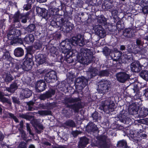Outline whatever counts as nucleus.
<instances>
[{"label":"nucleus","mask_w":148,"mask_h":148,"mask_svg":"<svg viewBox=\"0 0 148 148\" xmlns=\"http://www.w3.org/2000/svg\"><path fill=\"white\" fill-rule=\"evenodd\" d=\"M33 62V60L26 59L23 64H16L14 68H11L12 73L15 72L17 74L14 76L15 80L10 85L9 87H6V90L8 92L14 93L21 86L22 84L20 78H17L23 74L25 71H28L31 70L32 68Z\"/></svg>","instance_id":"nucleus-1"},{"label":"nucleus","mask_w":148,"mask_h":148,"mask_svg":"<svg viewBox=\"0 0 148 148\" xmlns=\"http://www.w3.org/2000/svg\"><path fill=\"white\" fill-rule=\"evenodd\" d=\"M59 10L58 9H52L50 11L51 16L53 17L55 21L51 22V25L56 27H60L64 32L69 33L73 29L74 26L73 24L69 21L65 17L63 18L61 17L62 16L58 14Z\"/></svg>","instance_id":"nucleus-2"},{"label":"nucleus","mask_w":148,"mask_h":148,"mask_svg":"<svg viewBox=\"0 0 148 148\" xmlns=\"http://www.w3.org/2000/svg\"><path fill=\"white\" fill-rule=\"evenodd\" d=\"M64 43V42H62L61 44ZM85 44L84 37L81 34H78L76 36H73L71 38L69 39L68 40V41L65 42L64 45H62L63 47H65L66 49L62 50V53L61 54L58 55L57 54L56 57L57 58V60L58 62H62L64 60V54L66 55V53L68 50L72 48L73 46H76L79 45V46H83Z\"/></svg>","instance_id":"nucleus-3"},{"label":"nucleus","mask_w":148,"mask_h":148,"mask_svg":"<svg viewBox=\"0 0 148 148\" xmlns=\"http://www.w3.org/2000/svg\"><path fill=\"white\" fill-rule=\"evenodd\" d=\"M64 103L66 106V107L72 109L75 113H78L79 109L82 108L81 99L79 97L67 98Z\"/></svg>","instance_id":"nucleus-4"},{"label":"nucleus","mask_w":148,"mask_h":148,"mask_svg":"<svg viewBox=\"0 0 148 148\" xmlns=\"http://www.w3.org/2000/svg\"><path fill=\"white\" fill-rule=\"evenodd\" d=\"M93 53L90 49L87 48H81L77 57L81 63L87 65L92 61Z\"/></svg>","instance_id":"nucleus-5"},{"label":"nucleus","mask_w":148,"mask_h":148,"mask_svg":"<svg viewBox=\"0 0 148 148\" xmlns=\"http://www.w3.org/2000/svg\"><path fill=\"white\" fill-rule=\"evenodd\" d=\"M114 106L115 104L111 100V98H108L105 101H101L99 108L106 114H109L114 111Z\"/></svg>","instance_id":"nucleus-6"},{"label":"nucleus","mask_w":148,"mask_h":148,"mask_svg":"<svg viewBox=\"0 0 148 148\" xmlns=\"http://www.w3.org/2000/svg\"><path fill=\"white\" fill-rule=\"evenodd\" d=\"M99 88L97 89L99 93L104 95L110 91L112 84L110 80L108 79H102L99 81Z\"/></svg>","instance_id":"nucleus-7"},{"label":"nucleus","mask_w":148,"mask_h":148,"mask_svg":"<svg viewBox=\"0 0 148 148\" xmlns=\"http://www.w3.org/2000/svg\"><path fill=\"white\" fill-rule=\"evenodd\" d=\"M45 79L48 83H51L54 82L57 79L56 72L52 70L46 73L45 76Z\"/></svg>","instance_id":"nucleus-8"},{"label":"nucleus","mask_w":148,"mask_h":148,"mask_svg":"<svg viewBox=\"0 0 148 148\" xmlns=\"http://www.w3.org/2000/svg\"><path fill=\"white\" fill-rule=\"evenodd\" d=\"M115 76L117 80L121 83H125L129 79L130 77V75L124 72H120L117 73Z\"/></svg>","instance_id":"nucleus-9"},{"label":"nucleus","mask_w":148,"mask_h":148,"mask_svg":"<svg viewBox=\"0 0 148 148\" xmlns=\"http://www.w3.org/2000/svg\"><path fill=\"white\" fill-rule=\"evenodd\" d=\"M19 116L21 118L30 121L31 123L34 127H37V125L39 123V122L37 119L34 118V116L29 115L28 114V113L25 114L20 113L19 114Z\"/></svg>","instance_id":"nucleus-10"},{"label":"nucleus","mask_w":148,"mask_h":148,"mask_svg":"<svg viewBox=\"0 0 148 148\" xmlns=\"http://www.w3.org/2000/svg\"><path fill=\"white\" fill-rule=\"evenodd\" d=\"M107 138V136L105 135H101L98 137V144L101 147L108 148L110 147V144L106 141Z\"/></svg>","instance_id":"nucleus-11"},{"label":"nucleus","mask_w":148,"mask_h":148,"mask_svg":"<svg viewBox=\"0 0 148 148\" xmlns=\"http://www.w3.org/2000/svg\"><path fill=\"white\" fill-rule=\"evenodd\" d=\"M21 30L14 28L9 31L7 35L8 37L9 40H11L21 36Z\"/></svg>","instance_id":"nucleus-12"},{"label":"nucleus","mask_w":148,"mask_h":148,"mask_svg":"<svg viewBox=\"0 0 148 148\" xmlns=\"http://www.w3.org/2000/svg\"><path fill=\"white\" fill-rule=\"evenodd\" d=\"M55 93V90L50 88L45 93L41 94L39 96V99L41 100H45L51 97Z\"/></svg>","instance_id":"nucleus-13"},{"label":"nucleus","mask_w":148,"mask_h":148,"mask_svg":"<svg viewBox=\"0 0 148 148\" xmlns=\"http://www.w3.org/2000/svg\"><path fill=\"white\" fill-rule=\"evenodd\" d=\"M122 53L121 51L112 52L111 53V58L113 61H116L121 64L123 63L121 58Z\"/></svg>","instance_id":"nucleus-14"},{"label":"nucleus","mask_w":148,"mask_h":148,"mask_svg":"<svg viewBox=\"0 0 148 148\" xmlns=\"http://www.w3.org/2000/svg\"><path fill=\"white\" fill-rule=\"evenodd\" d=\"M143 65H141L138 60L133 62L130 64V68L132 71L135 73H138L141 70Z\"/></svg>","instance_id":"nucleus-15"},{"label":"nucleus","mask_w":148,"mask_h":148,"mask_svg":"<svg viewBox=\"0 0 148 148\" xmlns=\"http://www.w3.org/2000/svg\"><path fill=\"white\" fill-rule=\"evenodd\" d=\"M47 88V85L43 80L38 81L36 84V91L40 92L45 90Z\"/></svg>","instance_id":"nucleus-16"},{"label":"nucleus","mask_w":148,"mask_h":148,"mask_svg":"<svg viewBox=\"0 0 148 148\" xmlns=\"http://www.w3.org/2000/svg\"><path fill=\"white\" fill-rule=\"evenodd\" d=\"M13 60V59L10 56L9 53L7 51L3 54L1 58H0V61L3 62H5L7 61H9L10 63L9 64L10 66L11 65L12 66L14 64V63L12 62Z\"/></svg>","instance_id":"nucleus-17"},{"label":"nucleus","mask_w":148,"mask_h":148,"mask_svg":"<svg viewBox=\"0 0 148 148\" xmlns=\"http://www.w3.org/2000/svg\"><path fill=\"white\" fill-rule=\"evenodd\" d=\"M127 112L124 110L121 111L119 115V118L120 121L125 124H127L130 121L131 119L126 116Z\"/></svg>","instance_id":"nucleus-18"},{"label":"nucleus","mask_w":148,"mask_h":148,"mask_svg":"<svg viewBox=\"0 0 148 148\" xmlns=\"http://www.w3.org/2000/svg\"><path fill=\"white\" fill-rule=\"evenodd\" d=\"M113 1L111 0H105L102 5V8L105 11H108L113 7Z\"/></svg>","instance_id":"nucleus-19"},{"label":"nucleus","mask_w":148,"mask_h":148,"mask_svg":"<svg viewBox=\"0 0 148 148\" xmlns=\"http://www.w3.org/2000/svg\"><path fill=\"white\" fill-rule=\"evenodd\" d=\"M36 12L38 14L43 18H48V10L44 8H41L37 6L36 8Z\"/></svg>","instance_id":"nucleus-20"},{"label":"nucleus","mask_w":148,"mask_h":148,"mask_svg":"<svg viewBox=\"0 0 148 148\" xmlns=\"http://www.w3.org/2000/svg\"><path fill=\"white\" fill-rule=\"evenodd\" d=\"M138 102H136L135 103L132 104L130 106L129 109V113L132 115H136L138 114L139 110H138L139 106H138Z\"/></svg>","instance_id":"nucleus-21"},{"label":"nucleus","mask_w":148,"mask_h":148,"mask_svg":"<svg viewBox=\"0 0 148 148\" xmlns=\"http://www.w3.org/2000/svg\"><path fill=\"white\" fill-rule=\"evenodd\" d=\"M35 58L36 61L39 65L42 64L46 62V58L45 56L43 54H39L38 52L36 53Z\"/></svg>","instance_id":"nucleus-22"},{"label":"nucleus","mask_w":148,"mask_h":148,"mask_svg":"<svg viewBox=\"0 0 148 148\" xmlns=\"http://www.w3.org/2000/svg\"><path fill=\"white\" fill-rule=\"evenodd\" d=\"M89 139L86 136L80 137L78 143V147L79 148H84L89 143Z\"/></svg>","instance_id":"nucleus-23"},{"label":"nucleus","mask_w":148,"mask_h":148,"mask_svg":"<svg viewBox=\"0 0 148 148\" xmlns=\"http://www.w3.org/2000/svg\"><path fill=\"white\" fill-rule=\"evenodd\" d=\"M86 129L88 132H95L97 131L98 128L92 122H90L86 126Z\"/></svg>","instance_id":"nucleus-24"},{"label":"nucleus","mask_w":148,"mask_h":148,"mask_svg":"<svg viewBox=\"0 0 148 148\" xmlns=\"http://www.w3.org/2000/svg\"><path fill=\"white\" fill-rule=\"evenodd\" d=\"M90 73V77L89 78L90 79L93 77L98 75L99 71L96 67H94L92 66H90L88 69V71Z\"/></svg>","instance_id":"nucleus-25"},{"label":"nucleus","mask_w":148,"mask_h":148,"mask_svg":"<svg viewBox=\"0 0 148 148\" xmlns=\"http://www.w3.org/2000/svg\"><path fill=\"white\" fill-rule=\"evenodd\" d=\"M22 14H23L21 13L19 11H18L15 13L12 17L13 22L14 23H18V27L19 26V22L21 20V17L23 16Z\"/></svg>","instance_id":"nucleus-26"},{"label":"nucleus","mask_w":148,"mask_h":148,"mask_svg":"<svg viewBox=\"0 0 148 148\" xmlns=\"http://www.w3.org/2000/svg\"><path fill=\"white\" fill-rule=\"evenodd\" d=\"M0 101L3 103H6L10 106H11L12 103L10 99L5 97L3 92L0 91Z\"/></svg>","instance_id":"nucleus-27"},{"label":"nucleus","mask_w":148,"mask_h":148,"mask_svg":"<svg viewBox=\"0 0 148 148\" xmlns=\"http://www.w3.org/2000/svg\"><path fill=\"white\" fill-rule=\"evenodd\" d=\"M133 85L134 88L132 89L133 91V92L134 93H135L134 95V98L135 99V98H137L138 97V98L136 100V101L133 103L132 104H134L136 102H138V105L139 104V103H140V99L139 98V97H140L139 96H138L139 93V90L138 88V86L137 84H133Z\"/></svg>","instance_id":"nucleus-28"},{"label":"nucleus","mask_w":148,"mask_h":148,"mask_svg":"<svg viewBox=\"0 0 148 148\" xmlns=\"http://www.w3.org/2000/svg\"><path fill=\"white\" fill-rule=\"evenodd\" d=\"M22 90L21 95L25 98H28L31 96L32 94V91L29 89L26 88H22Z\"/></svg>","instance_id":"nucleus-29"},{"label":"nucleus","mask_w":148,"mask_h":148,"mask_svg":"<svg viewBox=\"0 0 148 148\" xmlns=\"http://www.w3.org/2000/svg\"><path fill=\"white\" fill-rule=\"evenodd\" d=\"M34 35L32 34L27 35L24 38L25 42L29 45L32 44L34 42Z\"/></svg>","instance_id":"nucleus-30"},{"label":"nucleus","mask_w":148,"mask_h":148,"mask_svg":"<svg viewBox=\"0 0 148 148\" xmlns=\"http://www.w3.org/2000/svg\"><path fill=\"white\" fill-rule=\"evenodd\" d=\"M134 35L133 29L131 28H126L123 32V35L127 38L133 37Z\"/></svg>","instance_id":"nucleus-31"},{"label":"nucleus","mask_w":148,"mask_h":148,"mask_svg":"<svg viewBox=\"0 0 148 148\" xmlns=\"http://www.w3.org/2000/svg\"><path fill=\"white\" fill-rule=\"evenodd\" d=\"M88 81L84 76L79 77L76 79L75 81V84H83L87 85L88 84Z\"/></svg>","instance_id":"nucleus-32"},{"label":"nucleus","mask_w":148,"mask_h":148,"mask_svg":"<svg viewBox=\"0 0 148 148\" xmlns=\"http://www.w3.org/2000/svg\"><path fill=\"white\" fill-rule=\"evenodd\" d=\"M96 35L95 36V38H97L98 40H95L96 42H97L99 40L100 38H104L105 37L106 35V32L104 29L102 30H101L100 32H98L96 34Z\"/></svg>","instance_id":"nucleus-33"},{"label":"nucleus","mask_w":148,"mask_h":148,"mask_svg":"<svg viewBox=\"0 0 148 148\" xmlns=\"http://www.w3.org/2000/svg\"><path fill=\"white\" fill-rule=\"evenodd\" d=\"M24 29L26 32L29 33L35 32L36 30V25L33 23L30 24L27 27H25Z\"/></svg>","instance_id":"nucleus-34"},{"label":"nucleus","mask_w":148,"mask_h":148,"mask_svg":"<svg viewBox=\"0 0 148 148\" xmlns=\"http://www.w3.org/2000/svg\"><path fill=\"white\" fill-rule=\"evenodd\" d=\"M117 147L119 148H130L127 145V143L126 140H122L118 141L116 145Z\"/></svg>","instance_id":"nucleus-35"},{"label":"nucleus","mask_w":148,"mask_h":148,"mask_svg":"<svg viewBox=\"0 0 148 148\" xmlns=\"http://www.w3.org/2000/svg\"><path fill=\"white\" fill-rule=\"evenodd\" d=\"M67 128H73L76 127V125L75 122L71 119H69L63 123Z\"/></svg>","instance_id":"nucleus-36"},{"label":"nucleus","mask_w":148,"mask_h":148,"mask_svg":"<svg viewBox=\"0 0 148 148\" xmlns=\"http://www.w3.org/2000/svg\"><path fill=\"white\" fill-rule=\"evenodd\" d=\"M14 79L15 80L14 77H13L9 73H5L4 79L5 82L7 84H8L9 83L11 82Z\"/></svg>","instance_id":"nucleus-37"},{"label":"nucleus","mask_w":148,"mask_h":148,"mask_svg":"<svg viewBox=\"0 0 148 148\" xmlns=\"http://www.w3.org/2000/svg\"><path fill=\"white\" fill-rule=\"evenodd\" d=\"M24 52V50L22 48L18 47L14 50V54L16 57H21L23 55Z\"/></svg>","instance_id":"nucleus-38"},{"label":"nucleus","mask_w":148,"mask_h":148,"mask_svg":"<svg viewBox=\"0 0 148 148\" xmlns=\"http://www.w3.org/2000/svg\"><path fill=\"white\" fill-rule=\"evenodd\" d=\"M138 112V114L136 116H138L140 117H145L148 115V109H145L142 110H139Z\"/></svg>","instance_id":"nucleus-39"},{"label":"nucleus","mask_w":148,"mask_h":148,"mask_svg":"<svg viewBox=\"0 0 148 148\" xmlns=\"http://www.w3.org/2000/svg\"><path fill=\"white\" fill-rule=\"evenodd\" d=\"M35 1V0H26L27 4L24 5V9L28 10L31 9L32 5L34 3Z\"/></svg>","instance_id":"nucleus-40"},{"label":"nucleus","mask_w":148,"mask_h":148,"mask_svg":"<svg viewBox=\"0 0 148 148\" xmlns=\"http://www.w3.org/2000/svg\"><path fill=\"white\" fill-rule=\"evenodd\" d=\"M147 135L145 134L140 133L136 137V138L134 139V142L137 143L138 141H140L142 139H145L147 138Z\"/></svg>","instance_id":"nucleus-41"},{"label":"nucleus","mask_w":148,"mask_h":148,"mask_svg":"<svg viewBox=\"0 0 148 148\" xmlns=\"http://www.w3.org/2000/svg\"><path fill=\"white\" fill-rule=\"evenodd\" d=\"M110 74V71L109 69L103 70L99 71L98 75L101 77H107L109 76Z\"/></svg>","instance_id":"nucleus-42"},{"label":"nucleus","mask_w":148,"mask_h":148,"mask_svg":"<svg viewBox=\"0 0 148 148\" xmlns=\"http://www.w3.org/2000/svg\"><path fill=\"white\" fill-rule=\"evenodd\" d=\"M64 60L66 61L67 63H70L73 62V60L72 58V56L69 55L68 51H66V55L64 54Z\"/></svg>","instance_id":"nucleus-43"},{"label":"nucleus","mask_w":148,"mask_h":148,"mask_svg":"<svg viewBox=\"0 0 148 148\" xmlns=\"http://www.w3.org/2000/svg\"><path fill=\"white\" fill-rule=\"evenodd\" d=\"M140 76L146 81H148V71L142 70L140 73Z\"/></svg>","instance_id":"nucleus-44"},{"label":"nucleus","mask_w":148,"mask_h":148,"mask_svg":"<svg viewBox=\"0 0 148 148\" xmlns=\"http://www.w3.org/2000/svg\"><path fill=\"white\" fill-rule=\"evenodd\" d=\"M35 103V101H30L27 102V108L28 111H33L35 109L34 105Z\"/></svg>","instance_id":"nucleus-45"},{"label":"nucleus","mask_w":148,"mask_h":148,"mask_svg":"<svg viewBox=\"0 0 148 148\" xmlns=\"http://www.w3.org/2000/svg\"><path fill=\"white\" fill-rule=\"evenodd\" d=\"M97 22L99 23L105 24L106 21V18L104 17L103 15L101 14L97 17Z\"/></svg>","instance_id":"nucleus-46"},{"label":"nucleus","mask_w":148,"mask_h":148,"mask_svg":"<svg viewBox=\"0 0 148 148\" xmlns=\"http://www.w3.org/2000/svg\"><path fill=\"white\" fill-rule=\"evenodd\" d=\"M116 27L115 26L111 25H108L106 29L107 31L110 34H114L115 31Z\"/></svg>","instance_id":"nucleus-47"},{"label":"nucleus","mask_w":148,"mask_h":148,"mask_svg":"<svg viewBox=\"0 0 148 148\" xmlns=\"http://www.w3.org/2000/svg\"><path fill=\"white\" fill-rule=\"evenodd\" d=\"M102 52L103 53L106 57L107 56H108L109 55L111 56V53H112L111 50L107 47H104L103 48Z\"/></svg>","instance_id":"nucleus-48"},{"label":"nucleus","mask_w":148,"mask_h":148,"mask_svg":"<svg viewBox=\"0 0 148 148\" xmlns=\"http://www.w3.org/2000/svg\"><path fill=\"white\" fill-rule=\"evenodd\" d=\"M124 58L127 60V61L129 62L133 61L134 58L132 54L130 53L124 55Z\"/></svg>","instance_id":"nucleus-49"},{"label":"nucleus","mask_w":148,"mask_h":148,"mask_svg":"<svg viewBox=\"0 0 148 148\" xmlns=\"http://www.w3.org/2000/svg\"><path fill=\"white\" fill-rule=\"evenodd\" d=\"M26 59L30 60H32L33 56H32V49L29 48L27 50V53L25 56Z\"/></svg>","instance_id":"nucleus-50"},{"label":"nucleus","mask_w":148,"mask_h":148,"mask_svg":"<svg viewBox=\"0 0 148 148\" xmlns=\"http://www.w3.org/2000/svg\"><path fill=\"white\" fill-rule=\"evenodd\" d=\"M30 12H28L26 14H23V16H22L21 19L22 23H25L27 22V18H28L29 15V14Z\"/></svg>","instance_id":"nucleus-51"},{"label":"nucleus","mask_w":148,"mask_h":148,"mask_svg":"<svg viewBox=\"0 0 148 148\" xmlns=\"http://www.w3.org/2000/svg\"><path fill=\"white\" fill-rule=\"evenodd\" d=\"M93 29L96 34L98 32H100L104 29L102 26L100 25H93Z\"/></svg>","instance_id":"nucleus-52"},{"label":"nucleus","mask_w":148,"mask_h":148,"mask_svg":"<svg viewBox=\"0 0 148 148\" xmlns=\"http://www.w3.org/2000/svg\"><path fill=\"white\" fill-rule=\"evenodd\" d=\"M129 133H128V134H129V136L130 137V139L131 140H133L134 142V139L136 138V134L135 133V131H133L132 130H130L129 131Z\"/></svg>","instance_id":"nucleus-53"},{"label":"nucleus","mask_w":148,"mask_h":148,"mask_svg":"<svg viewBox=\"0 0 148 148\" xmlns=\"http://www.w3.org/2000/svg\"><path fill=\"white\" fill-rule=\"evenodd\" d=\"M91 117L92 118V120L94 122H97L99 118L98 116V112L97 111H95L92 114Z\"/></svg>","instance_id":"nucleus-54"},{"label":"nucleus","mask_w":148,"mask_h":148,"mask_svg":"<svg viewBox=\"0 0 148 148\" xmlns=\"http://www.w3.org/2000/svg\"><path fill=\"white\" fill-rule=\"evenodd\" d=\"M124 27V25L121 23V21H119L117 22L116 28L118 31L123 30Z\"/></svg>","instance_id":"nucleus-55"},{"label":"nucleus","mask_w":148,"mask_h":148,"mask_svg":"<svg viewBox=\"0 0 148 148\" xmlns=\"http://www.w3.org/2000/svg\"><path fill=\"white\" fill-rule=\"evenodd\" d=\"M38 113L41 115H50L51 114V112L48 110H41L39 111Z\"/></svg>","instance_id":"nucleus-56"},{"label":"nucleus","mask_w":148,"mask_h":148,"mask_svg":"<svg viewBox=\"0 0 148 148\" xmlns=\"http://www.w3.org/2000/svg\"><path fill=\"white\" fill-rule=\"evenodd\" d=\"M11 40V42L12 43H18L21 44L23 43V41L22 39L21 38H18V37L17 38H14Z\"/></svg>","instance_id":"nucleus-57"},{"label":"nucleus","mask_w":148,"mask_h":148,"mask_svg":"<svg viewBox=\"0 0 148 148\" xmlns=\"http://www.w3.org/2000/svg\"><path fill=\"white\" fill-rule=\"evenodd\" d=\"M11 98L12 102L14 104L19 105L21 104L19 99L18 97L15 96H12Z\"/></svg>","instance_id":"nucleus-58"},{"label":"nucleus","mask_w":148,"mask_h":148,"mask_svg":"<svg viewBox=\"0 0 148 148\" xmlns=\"http://www.w3.org/2000/svg\"><path fill=\"white\" fill-rule=\"evenodd\" d=\"M57 104V103L56 102H53L51 103H47L46 104V106L47 107L51 109L55 107L56 106Z\"/></svg>","instance_id":"nucleus-59"},{"label":"nucleus","mask_w":148,"mask_h":148,"mask_svg":"<svg viewBox=\"0 0 148 148\" xmlns=\"http://www.w3.org/2000/svg\"><path fill=\"white\" fill-rule=\"evenodd\" d=\"M75 88L77 90H82L84 88L86 85H85L84 83V84H75Z\"/></svg>","instance_id":"nucleus-60"},{"label":"nucleus","mask_w":148,"mask_h":148,"mask_svg":"<svg viewBox=\"0 0 148 148\" xmlns=\"http://www.w3.org/2000/svg\"><path fill=\"white\" fill-rule=\"evenodd\" d=\"M26 125L27 131L29 132L30 135L33 136L34 134L32 131L31 127L30 126V124L29 123H27Z\"/></svg>","instance_id":"nucleus-61"},{"label":"nucleus","mask_w":148,"mask_h":148,"mask_svg":"<svg viewBox=\"0 0 148 148\" xmlns=\"http://www.w3.org/2000/svg\"><path fill=\"white\" fill-rule=\"evenodd\" d=\"M62 135V136H61L59 135L58 133V137H60L61 139L63 140L66 141L68 139V135L66 134H65L64 133Z\"/></svg>","instance_id":"nucleus-62"},{"label":"nucleus","mask_w":148,"mask_h":148,"mask_svg":"<svg viewBox=\"0 0 148 148\" xmlns=\"http://www.w3.org/2000/svg\"><path fill=\"white\" fill-rule=\"evenodd\" d=\"M136 45L138 46H142L144 44V42L143 41L141 40L140 38H138L136 39Z\"/></svg>","instance_id":"nucleus-63"},{"label":"nucleus","mask_w":148,"mask_h":148,"mask_svg":"<svg viewBox=\"0 0 148 148\" xmlns=\"http://www.w3.org/2000/svg\"><path fill=\"white\" fill-rule=\"evenodd\" d=\"M18 148H27L26 143L23 141L21 142L18 146Z\"/></svg>","instance_id":"nucleus-64"}]
</instances>
